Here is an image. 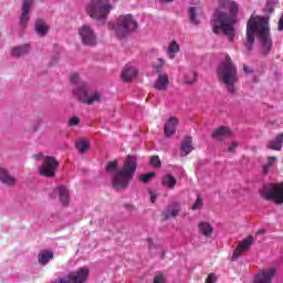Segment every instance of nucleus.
Instances as JSON below:
<instances>
[{
  "label": "nucleus",
  "instance_id": "1",
  "mask_svg": "<svg viewBox=\"0 0 283 283\" xmlns=\"http://www.w3.org/2000/svg\"><path fill=\"white\" fill-rule=\"evenodd\" d=\"M240 4L233 0H218V8L212 17L211 25L213 34H224L229 41H233L235 31L233 30Z\"/></svg>",
  "mask_w": 283,
  "mask_h": 283
},
{
  "label": "nucleus",
  "instance_id": "2",
  "mask_svg": "<svg viewBox=\"0 0 283 283\" xmlns=\"http://www.w3.org/2000/svg\"><path fill=\"white\" fill-rule=\"evenodd\" d=\"M269 18L251 15L247 23V50L251 51L255 43V34L261 39L263 54H268L273 49V41L269 34Z\"/></svg>",
  "mask_w": 283,
  "mask_h": 283
},
{
  "label": "nucleus",
  "instance_id": "3",
  "mask_svg": "<svg viewBox=\"0 0 283 283\" xmlns=\"http://www.w3.org/2000/svg\"><path fill=\"white\" fill-rule=\"evenodd\" d=\"M217 77L219 83L226 86L227 92L231 96L235 95V92H238L235 85H238L240 76L238 75V66L233 63L229 54H226L224 60L218 65Z\"/></svg>",
  "mask_w": 283,
  "mask_h": 283
},
{
  "label": "nucleus",
  "instance_id": "4",
  "mask_svg": "<svg viewBox=\"0 0 283 283\" xmlns=\"http://www.w3.org/2000/svg\"><path fill=\"white\" fill-rule=\"evenodd\" d=\"M138 169V159L134 155H128L124 161L123 169L116 171L113 178V187L117 191H123L129 187Z\"/></svg>",
  "mask_w": 283,
  "mask_h": 283
},
{
  "label": "nucleus",
  "instance_id": "5",
  "mask_svg": "<svg viewBox=\"0 0 283 283\" xmlns=\"http://www.w3.org/2000/svg\"><path fill=\"white\" fill-rule=\"evenodd\" d=\"M112 10L113 7L109 4V0H92L86 8L88 17L95 19V21H107Z\"/></svg>",
  "mask_w": 283,
  "mask_h": 283
},
{
  "label": "nucleus",
  "instance_id": "6",
  "mask_svg": "<svg viewBox=\"0 0 283 283\" xmlns=\"http://www.w3.org/2000/svg\"><path fill=\"white\" fill-rule=\"evenodd\" d=\"M74 96L80 101V103H84V105H94V103H101L103 95L99 92H95L90 94V86L87 83L80 82L78 87L73 91Z\"/></svg>",
  "mask_w": 283,
  "mask_h": 283
},
{
  "label": "nucleus",
  "instance_id": "7",
  "mask_svg": "<svg viewBox=\"0 0 283 283\" xmlns=\"http://www.w3.org/2000/svg\"><path fill=\"white\" fill-rule=\"evenodd\" d=\"M138 28V22L134 20L132 14L120 15L117 20V25L115 28V34L117 39H125L128 34H132L134 30Z\"/></svg>",
  "mask_w": 283,
  "mask_h": 283
},
{
  "label": "nucleus",
  "instance_id": "8",
  "mask_svg": "<svg viewBox=\"0 0 283 283\" xmlns=\"http://www.w3.org/2000/svg\"><path fill=\"white\" fill-rule=\"evenodd\" d=\"M261 198L275 205H283V184H269L260 190Z\"/></svg>",
  "mask_w": 283,
  "mask_h": 283
},
{
  "label": "nucleus",
  "instance_id": "9",
  "mask_svg": "<svg viewBox=\"0 0 283 283\" xmlns=\"http://www.w3.org/2000/svg\"><path fill=\"white\" fill-rule=\"evenodd\" d=\"M90 277V269L82 268L75 272H71L66 277H60L54 283H85Z\"/></svg>",
  "mask_w": 283,
  "mask_h": 283
},
{
  "label": "nucleus",
  "instance_id": "10",
  "mask_svg": "<svg viewBox=\"0 0 283 283\" xmlns=\"http://www.w3.org/2000/svg\"><path fill=\"white\" fill-rule=\"evenodd\" d=\"M59 167V161L52 156L44 157L43 165L40 168V176L45 178H54L56 176V169Z\"/></svg>",
  "mask_w": 283,
  "mask_h": 283
},
{
  "label": "nucleus",
  "instance_id": "11",
  "mask_svg": "<svg viewBox=\"0 0 283 283\" xmlns=\"http://www.w3.org/2000/svg\"><path fill=\"white\" fill-rule=\"evenodd\" d=\"M78 34L81 36V41L83 45H88L90 48H94L98 43V38L96 36V32L92 30V27L84 24L78 29Z\"/></svg>",
  "mask_w": 283,
  "mask_h": 283
},
{
  "label": "nucleus",
  "instance_id": "12",
  "mask_svg": "<svg viewBox=\"0 0 283 283\" xmlns=\"http://www.w3.org/2000/svg\"><path fill=\"white\" fill-rule=\"evenodd\" d=\"M277 274L276 268L263 269L254 276V283H271Z\"/></svg>",
  "mask_w": 283,
  "mask_h": 283
},
{
  "label": "nucleus",
  "instance_id": "13",
  "mask_svg": "<svg viewBox=\"0 0 283 283\" xmlns=\"http://www.w3.org/2000/svg\"><path fill=\"white\" fill-rule=\"evenodd\" d=\"M251 244H253V237H248L242 242H240L232 254V261L238 260V258H240L244 251H249Z\"/></svg>",
  "mask_w": 283,
  "mask_h": 283
},
{
  "label": "nucleus",
  "instance_id": "14",
  "mask_svg": "<svg viewBox=\"0 0 283 283\" xmlns=\"http://www.w3.org/2000/svg\"><path fill=\"white\" fill-rule=\"evenodd\" d=\"M180 125V119L178 117H170L165 126H164V133L166 138H171L176 134V129Z\"/></svg>",
  "mask_w": 283,
  "mask_h": 283
},
{
  "label": "nucleus",
  "instance_id": "15",
  "mask_svg": "<svg viewBox=\"0 0 283 283\" xmlns=\"http://www.w3.org/2000/svg\"><path fill=\"white\" fill-rule=\"evenodd\" d=\"M32 7V0H23L22 3V14L20 17V24L22 28L28 25V21H30V8Z\"/></svg>",
  "mask_w": 283,
  "mask_h": 283
},
{
  "label": "nucleus",
  "instance_id": "16",
  "mask_svg": "<svg viewBox=\"0 0 283 283\" xmlns=\"http://www.w3.org/2000/svg\"><path fill=\"white\" fill-rule=\"evenodd\" d=\"M0 182L7 185V187H14L17 185V178L10 175L8 169L0 167Z\"/></svg>",
  "mask_w": 283,
  "mask_h": 283
},
{
  "label": "nucleus",
  "instance_id": "17",
  "mask_svg": "<svg viewBox=\"0 0 283 283\" xmlns=\"http://www.w3.org/2000/svg\"><path fill=\"white\" fill-rule=\"evenodd\" d=\"M193 151V138L191 136H186L180 146V156L185 158V156H189Z\"/></svg>",
  "mask_w": 283,
  "mask_h": 283
},
{
  "label": "nucleus",
  "instance_id": "18",
  "mask_svg": "<svg viewBox=\"0 0 283 283\" xmlns=\"http://www.w3.org/2000/svg\"><path fill=\"white\" fill-rule=\"evenodd\" d=\"M154 87L157 90V92H167V87H169V76L165 73L159 74Z\"/></svg>",
  "mask_w": 283,
  "mask_h": 283
},
{
  "label": "nucleus",
  "instance_id": "19",
  "mask_svg": "<svg viewBox=\"0 0 283 283\" xmlns=\"http://www.w3.org/2000/svg\"><path fill=\"white\" fill-rule=\"evenodd\" d=\"M138 76V69L134 66H128L122 72V81L124 83H132L134 78Z\"/></svg>",
  "mask_w": 283,
  "mask_h": 283
},
{
  "label": "nucleus",
  "instance_id": "20",
  "mask_svg": "<svg viewBox=\"0 0 283 283\" xmlns=\"http://www.w3.org/2000/svg\"><path fill=\"white\" fill-rule=\"evenodd\" d=\"M198 230L205 238H211L213 235V227L207 221H200L198 223Z\"/></svg>",
  "mask_w": 283,
  "mask_h": 283
},
{
  "label": "nucleus",
  "instance_id": "21",
  "mask_svg": "<svg viewBox=\"0 0 283 283\" xmlns=\"http://www.w3.org/2000/svg\"><path fill=\"white\" fill-rule=\"evenodd\" d=\"M50 260H54V252L50 250H41L38 254V262L42 266H45V264H48Z\"/></svg>",
  "mask_w": 283,
  "mask_h": 283
},
{
  "label": "nucleus",
  "instance_id": "22",
  "mask_svg": "<svg viewBox=\"0 0 283 283\" xmlns=\"http://www.w3.org/2000/svg\"><path fill=\"white\" fill-rule=\"evenodd\" d=\"M283 146V133L276 135V137L268 143V149L273 151H282Z\"/></svg>",
  "mask_w": 283,
  "mask_h": 283
},
{
  "label": "nucleus",
  "instance_id": "23",
  "mask_svg": "<svg viewBox=\"0 0 283 283\" xmlns=\"http://www.w3.org/2000/svg\"><path fill=\"white\" fill-rule=\"evenodd\" d=\"M57 191L59 200L62 203V207H67V205H70V190H67V187L65 186H60Z\"/></svg>",
  "mask_w": 283,
  "mask_h": 283
},
{
  "label": "nucleus",
  "instance_id": "24",
  "mask_svg": "<svg viewBox=\"0 0 283 283\" xmlns=\"http://www.w3.org/2000/svg\"><path fill=\"white\" fill-rule=\"evenodd\" d=\"M230 136H231V129L224 126L217 128L212 133V138H217L218 140H223V138H230Z\"/></svg>",
  "mask_w": 283,
  "mask_h": 283
},
{
  "label": "nucleus",
  "instance_id": "25",
  "mask_svg": "<svg viewBox=\"0 0 283 283\" xmlns=\"http://www.w3.org/2000/svg\"><path fill=\"white\" fill-rule=\"evenodd\" d=\"M180 52V45L176 40H172L168 45L167 56L171 60L176 59V54Z\"/></svg>",
  "mask_w": 283,
  "mask_h": 283
},
{
  "label": "nucleus",
  "instance_id": "26",
  "mask_svg": "<svg viewBox=\"0 0 283 283\" xmlns=\"http://www.w3.org/2000/svg\"><path fill=\"white\" fill-rule=\"evenodd\" d=\"M180 213V208H171V206H168L166 210L161 213L163 220H169V218H176Z\"/></svg>",
  "mask_w": 283,
  "mask_h": 283
},
{
  "label": "nucleus",
  "instance_id": "27",
  "mask_svg": "<svg viewBox=\"0 0 283 283\" xmlns=\"http://www.w3.org/2000/svg\"><path fill=\"white\" fill-rule=\"evenodd\" d=\"M35 32L39 34V36H45V34H48V24H45V22L42 20H38L35 22Z\"/></svg>",
  "mask_w": 283,
  "mask_h": 283
},
{
  "label": "nucleus",
  "instance_id": "28",
  "mask_svg": "<svg viewBox=\"0 0 283 283\" xmlns=\"http://www.w3.org/2000/svg\"><path fill=\"white\" fill-rule=\"evenodd\" d=\"M28 52H30V45L25 44L23 46H15L12 49V56H23V54H28Z\"/></svg>",
  "mask_w": 283,
  "mask_h": 283
},
{
  "label": "nucleus",
  "instance_id": "29",
  "mask_svg": "<svg viewBox=\"0 0 283 283\" xmlns=\"http://www.w3.org/2000/svg\"><path fill=\"white\" fill-rule=\"evenodd\" d=\"M176 182H177L176 179L171 175L164 176L161 180V185H164V187H167V189H175Z\"/></svg>",
  "mask_w": 283,
  "mask_h": 283
},
{
  "label": "nucleus",
  "instance_id": "30",
  "mask_svg": "<svg viewBox=\"0 0 283 283\" xmlns=\"http://www.w3.org/2000/svg\"><path fill=\"white\" fill-rule=\"evenodd\" d=\"M184 81L188 85H192V83H196V81H198V73H196V71H189L185 74Z\"/></svg>",
  "mask_w": 283,
  "mask_h": 283
},
{
  "label": "nucleus",
  "instance_id": "31",
  "mask_svg": "<svg viewBox=\"0 0 283 283\" xmlns=\"http://www.w3.org/2000/svg\"><path fill=\"white\" fill-rule=\"evenodd\" d=\"M90 140L82 139L76 143V149L80 151V154H85L87 149H90Z\"/></svg>",
  "mask_w": 283,
  "mask_h": 283
},
{
  "label": "nucleus",
  "instance_id": "32",
  "mask_svg": "<svg viewBox=\"0 0 283 283\" xmlns=\"http://www.w3.org/2000/svg\"><path fill=\"white\" fill-rule=\"evenodd\" d=\"M156 177L155 172H148L146 175H140L139 176V180L140 182H143L144 185H147V182H151V180Z\"/></svg>",
  "mask_w": 283,
  "mask_h": 283
},
{
  "label": "nucleus",
  "instance_id": "33",
  "mask_svg": "<svg viewBox=\"0 0 283 283\" xmlns=\"http://www.w3.org/2000/svg\"><path fill=\"white\" fill-rule=\"evenodd\" d=\"M189 19H190V22L193 25H199L200 24V21L198 19H196V7H190L189 8Z\"/></svg>",
  "mask_w": 283,
  "mask_h": 283
},
{
  "label": "nucleus",
  "instance_id": "34",
  "mask_svg": "<svg viewBox=\"0 0 283 283\" xmlns=\"http://www.w3.org/2000/svg\"><path fill=\"white\" fill-rule=\"evenodd\" d=\"M150 165L155 169H160V167H163V161L160 160V157L153 156V157H150Z\"/></svg>",
  "mask_w": 283,
  "mask_h": 283
},
{
  "label": "nucleus",
  "instance_id": "35",
  "mask_svg": "<svg viewBox=\"0 0 283 283\" xmlns=\"http://www.w3.org/2000/svg\"><path fill=\"white\" fill-rule=\"evenodd\" d=\"M118 169V161L114 160V161H109L106 165V171L107 174H114V171H117Z\"/></svg>",
  "mask_w": 283,
  "mask_h": 283
},
{
  "label": "nucleus",
  "instance_id": "36",
  "mask_svg": "<svg viewBox=\"0 0 283 283\" xmlns=\"http://www.w3.org/2000/svg\"><path fill=\"white\" fill-rule=\"evenodd\" d=\"M202 197L201 196H198L197 200L195 201V203L192 205L191 209L192 211H198L200 209H202Z\"/></svg>",
  "mask_w": 283,
  "mask_h": 283
},
{
  "label": "nucleus",
  "instance_id": "37",
  "mask_svg": "<svg viewBox=\"0 0 283 283\" xmlns=\"http://www.w3.org/2000/svg\"><path fill=\"white\" fill-rule=\"evenodd\" d=\"M167 280L165 279V274L159 273L155 275L153 283H166Z\"/></svg>",
  "mask_w": 283,
  "mask_h": 283
},
{
  "label": "nucleus",
  "instance_id": "38",
  "mask_svg": "<svg viewBox=\"0 0 283 283\" xmlns=\"http://www.w3.org/2000/svg\"><path fill=\"white\" fill-rule=\"evenodd\" d=\"M218 282V276H216V273L208 274L205 283H216Z\"/></svg>",
  "mask_w": 283,
  "mask_h": 283
},
{
  "label": "nucleus",
  "instance_id": "39",
  "mask_svg": "<svg viewBox=\"0 0 283 283\" xmlns=\"http://www.w3.org/2000/svg\"><path fill=\"white\" fill-rule=\"evenodd\" d=\"M78 123H81V118L74 116L69 120V125L70 127H76V125H78Z\"/></svg>",
  "mask_w": 283,
  "mask_h": 283
},
{
  "label": "nucleus",
  "instance_id": "40",
  "mask_svg": "<svg viewBox=\"0 0 283 283\" xmlns=\"http://www.w3.org/2000/svg\"><path fill=\"white\" fill-rule=\"evenodd\" d=\"M148 249L149 251H151L153 249H158V247L156 245V243H154V239H148Z\"/></svg>",
  "mask_w": 283,
  "mask_h": 283
},
{
  "label": "nucleus",
  "instance_id": "41",
  "mask_svg": "<svg viewBox=\"0 0 283 283\" xmlns=\"http://www.w3.org/2000/svg\"><path fill=\"white\" fill-rule=\"evenodd\" d=\"M277 160V157H268V166L272 167V165H275Z\"/></svg>",
  "mask_w": 283,
  "mask_h": 283
},
{
  "label": "nucleus",
  "instance_id": "42",
  "mask_svg": "<svg viewBox=\"0 0 283 283\" xmlns=\"http://www.w3.org/2000/svg\"><path fill=\"white\" fill-rule=\"evenodd\" d=\"M243 72L244 74H253V70L247 66V64L243 65Z\"/></svg>",
  "mask_w": 283,
  "mask_h": 283
},
{
  "label": "nucleus",
  "instance_id": "43",
  "mask_svg": "<svg viewBox=\"0 0 283 283\" xmlns=\"http://www.w3.org/2000/svg\"><path fill=\"white\" fill-rule=\"evenodd\" d=\"M71 83H78V74L74 73L71 75Z\"/></svg>",
  "mask_w": 283,
  "mask_h": 283
},
{
  "label": "nucleus",
  "instance_id": "44",
  "mask_svg": "<svg viewBox=\"0 0 283 283\" xmlns=\"http://www.w3.org/2000/svg\"><path fill=\"white\" fill-rule=\"evenodd\" d=\"M235 149H238V143H232L231 145H230V147L228 148V151H233V150H235Z\"/></svg>",
  "mask_w": 283,
  "mask_h": 283
},
{
  "label": "nucleus",
  "instance_id": "45",
  "mask_svg": "<svg viewBox=\"0 0 283 283\" xmlns=\"http://www.w3.org/2000/svg\"><path fill=\"white\" fill-rule=\"evenodd\" d=\"M269 169H271V166H269V164L263 166V169H262L263 174H265V175L269 174Z\"/></svg>",
  "mask_w": 283,
  "mask_h": 283
},
{
  "label": "nucleus",
  "instance_id": "46",
  "mask_svg": "<svg viewBox=\"0 0 283 283\" xmlns=\"http://www.w3.org/2000/svg\"><path fill=\"white\" fill-rule=\"evenodd\" d=\"M279 30H283V14L281 15L279 20Z\"/></svg>",
  "mask_w": 283,
  "mask_h": 283
},
{
  "label": "nucleus",
  "instance_id": "47",
  "mask_svg": "<svg viewBox=\"0 0 283 283\" xmlns=\"http://www.w3.org/2000/svg\"><path fill=\"white\" fill-rule=\"evenodd\" d=\"M158 197L156 195H154V192H150V202H156V199Z\"/></svg>",
  "mask_w": 283,
  "mask_h": 283
},
{
  "label": "nucleus",
  "instance_id": "48",
  "mask_svg": "<svg viewBox=\"0 0 283 283\" xmlns=\"http://www.w3.org/2000/svg\"><path fill=\"white\" fill-rule=\"evenodd\" d=\"M35 160H39L40 158H43V154H39L34 156Z\"/></svg>",
  "mask_w": 283,
  "mask_h": 283
},
{
  "label": "nucleus",
  "instance_id": "49",
  "mask_svg": "<svg viewBox=\"0 0 283 283\" xmlns=\"http://www.w3.org/2000/svg\"><path fill=\"white\" fill-rule=\"evenodd\" d=\"M165 255H166V253L163 252V254H161V260H165Z\"/></svg>",
  "mask_w": 283,
  "mask_h": 283
},
{
  "label": "nucleus",
  "instance_id": "50",
  "mask_svg": "<svg viewBox=\"0 0 283 283\" xmlns=\"http://www.w3.org/2000/svg\"><path fill=\"white\" fill-rule=\"evenodd\" d=\"M266 230H259V233H265Z\"/></svg>",
  "mask_w": 283,
  "mask_h": 283
},
{
  "label": "nucleus",
  "instance_id": "51",
  "mask_svg": "<svg viewBox=\"0 0 283 283\" xmlns=\"http://www.w3.org/2000/svg\"><path fill=\"white\" fill-rule=\"evenodd\" d=\"M155 70H156V72H160V69H159V67H156Z\"/></svg>",
  "mask_w": 283,
  "mask_h": 283
}]
</instances>
